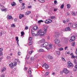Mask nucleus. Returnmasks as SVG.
Listing matches in <instances>:
<instances>
[{
    "label": "nucleus",
    "mask_w": 77,
    "mask_h": 77,
    "mask_svg": "<svg viewBox=\"0 0 77 77\" xmlns=\"http://www.w3.org/2000/svg\"><path fill=\"white\" fill-rule=\"evenodd\" d=\"M17 63L14 62L9 64V65L11 69H13L14 66H15L17 65Z\"/></svg>",
    "instance_id": "obj_1"
},
{
    "label": "nucleus",
    "mask_w": 77,
    "mask_h": 77,
    "mask_svg": "<svg viewBox=\"0 0 77 77\" xmlns=\"http://www.w3.org/2000/svg\"><path fill=\"white\" fill-rule=\"evenodd\" d=\"M52 21V20H50L49 19H46L45 21V23L46 24H49L51 23Z\"/></svg>",
    "instance_id": "obj_2"
},
{
    "label": "nucleus",
    "mask_w": 77,
    "mask_h": 77,
    "mask_svg": "<svg viewBox=\"0 0 77 77\" xmlns=\"http://www.w3.org/2000/svg\"><path fill=\"white\" fill-rule=\"evenodd\" d=\"M48 45V44L47 42H45L44 44H43L41 45V47L42 48V47H47V46Z\"/></svg>",
    "instance_id": "obj_3"
},
{
    "label": "nucleus",
    "mask_w": 77,
    "mask_h": 77,
    "mask_svg": "<svg viewBox=\"0 0 77 77\" xmlns=\"http://www.w3.org/2000/svg\"><path fill=\"white\" fill-rule=\"evenodd\" d=\"M38 33L41 36H44V32L42 31V30H39L38 31Z\"/></svg>",
    "instance_id": "obj_4"
},
{
    "label": "nucleus",
    "mask_w": 77,
    "mask_h": 77,
    "mask_svg": "<svg viewBox=\"0 0 77 77\" xmlns=\"http://www.w3.org/2000/svg\"><path fill=\"white\" fill-rule=\"evenodd\" d=\"M63 73H65V74H68V73H69V71L67 69L65 68H63Z\"/></svg>",
    "instance_id": "obj_5"
},
{
    "label": "nucleus",
    "mask_w": 77,
    "mask_h": 77,
    "mask_svg": "<svg viewBox=\"0 0 77 77\" xmlns=\"http://www.w3.org/2000/svg\"><path fill=\"white\" fill-rule=\"evenodd\" d=\"M75 36H72L69 40L70 42H72V41H75Z\"/></svg>",
    "instance_id": "obj_6"
},
{
    "label": "nucleus",
    "mask_w": 77,
    "mask_h": 77,
    "mask_svg": "<svg viewBox=\"0 0 77 77\" xmlns=\"http://www.w3.org/2000/svg\"><path fill=\"white\" fill-rule=\"evenodd\" d=\"M60 40H59L58 39L56 38L55 40V43L56 44H59L60 43Z\"/></svg>",
    "instance_id": "obj_7"
},
{
    "label": "nucleus",
    "mask_w": 77,
    "mask_h": 77,
    "mask_svg": "<svg viewBox=\"0 0 77 77\" xmlns=\"http://www.w3.org/2000/svg\"><path fill=\"white\" fill-rule=\"evenodd\" d=\"M67 64L68 66H69V67H71V66L72 67H73V65H72V63H71V62L70 61H69L68 62Z\"/></svg>",
    "instance_id": "obj_8"
},
{
    "label": "nucleus",
    "mask_w": 77,
    "mask_h": 77,
    "mask_svg": "<svg viewBox=\"0 0 77 77\" xmlns=\"http://www.w3.org/2000/svg\"><path fill=\"white\" fill-rule=\"evenodd\" d=\"M33 71V70L32 69H31V68L30 67L28 70V72L29 74H31L32 73V71Z\"/></svg>",
    "instance_id": "obj_9"
},
{
    "label": "nucleus",
    "mask_w": 77,
    "mask_h": 77,
    "mask_svg": "<svg viewBox=\"0 0 77 77\" xmlns=\"http://www.w3.org/2000/svg\"><path fill=\"white\" fill-rule=\"evenodd\" d=\"M7 18L8 20H13V18H12V17L11 16H10V15H8L7 16Z\"/></svg>",
    "instance_id": "obj_10"
},
{
    "label": "nucleus",
    "mask_w": 77,
    "mask_h": 77,
    "mask_svg": "<svg viewBox=\"0 0 77 77\" xmlns=\"http://www.w3.org/2000/svg\"><path fill=\"white\" fill-rule=\"evenodd\" d=\"M55 36L56 38H58L59 37V33L58 32H55Z\"/></svg>",
    "instance_id": "obj_11"
},
{
    "label": "nucleus",
    "mask_w": 77,
    "mask_h": 77,
    "mask_svg": "<svg viewBox=\"0 0 77 77\" xmlns=\"http://www.w3.org/2000/svg\"><path fill=\"white\" fill-rule=\"evenodd\" d=\"M68 40L67 38H65L64 40V43L65 44H68Z\"/></svg>",
    "instance_id": "obj_12"
},
{
    "label": "nucleus",
    "mask_w": 77,
    "mask_h": 77,
    "mask_svg": "<svg viewBox=\"0 0 77 77\" xmlns=\"http://www.w3.org/2000/svg\"><path fill=\"white\" fill-rule=\"evenodd\" d=\"M72 27L73 28H76L77 27V24L76 23H74L72 25Z\"/></svg>",
    "instance_id": "obj_13"
},
{
    "label": "nucleus",
    "mask_w": 77,
    "mask_h": 77,
    "mask_svg": "<svg viewBox=\"0 0 77 77\" xmlns=\"http://www.w3.org/2000/svg\"><path fill=\"white\" fill-rule=\"evenodd\" d=\"M1 10L2 11V12H3V11H4V12H6L7 11V8H1Z\"/></svg>",
    "instance_id": "obj_14"
},
{
    "label": "nucleus",
    "mask_w": 77,
    "mask_h": 77,
    "mask_svg": "<svg viewBox=\"0 0 77 77\" xmlns=\"http://www.w3.org/2000/svg\"><path fill=\"white\" fill-rule=\"evenodd\" d=\"M65 30L66 31H70V30H71V29L69 27H68L66 28Z\"/></svg>",
    "instance_id": "obj_15"
},
{
    "label": "nucleus",
    "mask_w": 77,
    "mask_h": 77,
    "mask_svg": "<svg viewBox=\"0 0 77 77\" xmlns=\"http://www.w3.org/2000/svg\"><path fill=\"white\" fill-rule=\"evenodd\" d=\"M16 40L17 41V44L19 46V44H18V42L19 41V40H18V37H16Z\"/></svg>",
    "instance_id": "obj_16"
},
{
    "label": "nucleus",
    "mask_w": 77,
    "mask_h": 77,
    "mask_svg": "<svg viewBox=\"0 0 77 77\" xmlns=\"http://www.w3.org/2000/svg\"><path fill=\"white\" fill-rule=\"evenodd\" d=\"M38 26H34L33 27V30H36L38 29Z\"/></svg>",
    "instance_id": "obj_17"
},
{
    "label": "nucleus",
    "mask_w": 77,
    "mask_h": 77,
    "mask_svg": "<svg viewBox=\"0 0 77 77\" xmlns=\"http://www.w3.org/2000/svg\"><path fill=\"white\" fill-rule=\"evenodd\" d=\"M30 13H31V11H27L25 15H29Z\"/></svg>",
    "instance_id": "obj_18"
},
{
    "label": "nucleus",
    "mask_w": 77,
    "mask_h": 77,
    "mask_svg": "<svg viewBox=\"0 0 77 77\" xmlns=\"http://www.w3.org/2000/svg\"><path fill=\"white\" fill-rule=\"evenodd\" d=\"M48 58L49 59H53V57L51 55H49L48 56Z\"/></svg>",
    "instance_id": "obj_19"
},
{
    "label": "nucleus",
    "mask_w": 77,
    "mask_h": 77,
    "mask_svg": "<svg viewBox=\"0 0 77 77\" xmlns=\"http://www.w3.org/2000/svg\"><path fill=\"white\" fill-rule=\"evenodd\" d=\"M40 41L41 43H43L45 42V40L44 39H42Z\"/></svg>",
    "instance_id": "obj_20"
},
{
    "label": "nucleus",
    "mask_w": 77,
    "mask_h": 77,
    "mask_svg": "<svg viewBox=\"0 0 77 77\" xmlns=\"http://www.w3.org/2000/svg\"><path fill=\"white\" fill-rule=\"evenodd\" d=\"M11 5L12 6H15L16 5V3L15 2H13L11 4Z\"/></svg>",
    "instance_id": "obj_21"
},
{
    "label": "nucleus",
    "mask_w": 77,
    "mask_h": 77,
    "mask_svg": "<svg viewBox=\"0 0 77 77\" xmlns=\"http://www.w3.org/2000/svg\"><path fill=\"white\" fill-rule=\"evenodd\" d=\"M47 28H44V31L43 33H46L47 32Z\"/></svg>",
    "instance_id": "obj_22"
},
{
    "label": "nucleus",
    "mask_w": 77,
    "mask_h": 77,
    "mask_svg": "<svg viewBox=\"0 0 77 77\" xmlns=\"http://www.w3.org/2000/svg\"><path fill=\"white\" fill-rule=\"evenodd\" d=\"M49 47H50V48H52L53 47V44H50L49 45Z\"/></svg>",
    "instance_id": "obj_23"
},
{
    "label": "nucleus",
    "mask_w": 77,
    "mask_h": 77,
    "mask_svg": "<svg viewBox=\"0 0 77 77\" xmlns=\"http://www.w3.org/2000/svg\"><path fill=\"white\" fill-rule=\"evenodd\" d=\"M39 52H42L44 51V50L43 49H40L38 50Z\"/></svg>",
    "instance_id": "obj_24"
},
{
    "label": "nucleus",
    "mask_w": 77,
    "mask_h": 77,
    "mask_svg": "<svg viewBox=\"0 0 77 77\" xmlns=\"http://www.w3.org/2000/svg\"><path fill=\"white\" fill-rule=\"evenodd\" d=\"M31 33L32 36L35 35V34L34 33V31L31 30Z\"/></svg>",
    "instance_id": "obj_25"
},
{
    "label": "nucleus",
    "mask_w": 77,
    "mask_h": 77,
    "mask_svg": "<svg viewBox=\"0 0 77 77\" xmlns=\"http://www.w3.org/2000/svg\"><path fill=\"white\" fill-rule=\"evenodd\" d=\"M6 69V68H3L2 69H1V71L2 72H3L4 71H5Z\"/></svg>",
    "instance_id": "obj_26"
},
{
    "label": "nucleus",
    "mask_w": 77,
    "mask_h": 77,
    "mask_svg": "<svg viewBox=\"0 0 77 77\" xmlns=\"http://www.w3.org/2000/svg\"><path fill=\"white\" fill-rule=\"evenodd\" d=\"M21 36H23L24 35V31H22L21 32Z\"/></svg>",
    "instance_id": "obj_27"
},
{
    "label": "nucleus",
    "mask_w": 77,
    "mask_h": 77,
    "mask_svg": "<svg viewBox=\"0 0 77 77\" xmlns=\"http://www.w3.org/2000/svg\"><path fill=\"white\" fill-rule=\"evenodd\" d=\"M67 9H69L70 8V7H71V5L69 4H68L67 5Z\"/></svg>",
    "instance_id": "obj_28"
},
{
    "label": "nucleus",
    "mask_w": 77,
    "mask_h": 77,
    "mask_svg": "<svg viewBox=\"0 0 77 77\" xmlns=\"http://www.w3.org/2000/svg\"><path fill=\"white\" fill-rule=\"evenodd\" d=\"M32 44H33V42L31 41L29 43V45H32Z\"/></svg>",
    "instance_id": "obj_29"
},
{
    "label": "nucleus",
    "mask_w": 77,
    "mask_h": 77,
    "mask_svg": "<svg viewBox=\"0 0 77 77\" xmlns=\"http://www.w3.org/2000/svg\"><path fill=\"white\" fill-rule=\"evenodd\" d=\"M38 1L40 2H41L42 3H44L45 2V1L44 0H38Z\"/></svg>",
    "instance_id": "obj_30"
},
{
    "label": "nucleus",
    "mask_w": 77,
    "mask_h": 77,
    "mask_svg": "<svg viewBox=\"0 0 77 77\" xmlns=\"http://www.w3.org/2000/svg\"><path fill=\"white\" fill-rule=\"evenodd\" d=\"M61 59L62 60V61H64V62H66V60H65V58H64L62 57L61 58Z\"/></svg>",
    "instance_id": "obj_31"
},
{
    "label": "nucleus",
    "mask_w": 77,
    "mask_h": 77,
    "mask_svg": "<svg viewBox=\"0 0 77 77\" xmlns=\"http://www.w3.org/2000/svg\"><path fill=\"white\" fill-rule=\"evenodd\" d=\"M72 15H75V13L74 11H72Z\"/></svg>",
    "instance_id": "obj_32"
},
{
    "label": "nucleus",
    "mask_w": 77,
    "mask_h": 77,
    "mask_svg": "<svg viewBox=\"0 0 77 77\" xmlns=\"http://www.w3.org/2000/svg\"><path fill=\"white\" fill-rule=\"evenodd\" d=\"M63 7H64V4H62L60 7V8L61 9H63Z\"/></svg>",
    "instance_id": "obj_33"
},
{
    "label": "nucleus",
    "mask_w": 77,
    "mask_h": 77,
    "mask_svg": "<svg viewBox=\"0 0 77 77\" xmlns=\"http://www.w3.org/2000/svg\"><path fill=\"white\" fill-rule=\"evenodd\" d=\"M45 68L46 69H48V66L47 64L45 66Z\"/></svg>",
    "instance_id": "obj_34"
},
{
    "label": "nucleus",
    "mask_w": 77,
    "mask_h": 77,
    "mask_svg": "<svg viewBox=\"0 0 77 77\" xmlns=\"http://www.w3.org/2000/svg\"><path fill=\"white\" fill-rule=\"evenodd\" d=\"M72 23H69L68 26H69V27H72Z\"/></svg>",
    "instance_id": "obj_35"
},
{
    "label": "nucleus",
    "mask_w": 77,
    "mask_h": 77,
    "mask_svg": "<svg viewBox=\"0 0 77 77\" xmlns=\"http://www.w3.org/2000/svg\"><path fill=\"white\" fill-rule=\"evenodd\" d=\"M17 54L18 56H20V55H21V52H19L17 53Z\"/></svg>",
    "instance_id": "obj_36"
},
{
    "label": "nucleus",
    "mask_w": 77,
    "mask_h": 77,
    "mask_svg": "<svg viewBox=\"0 0 77 77\" xmlns=\"http://www.w3.org/2000/svg\"><path fill=\"white\" fill-rule=\"evenodd\" d=\"M21 9H25V6H22L21 7Z\"/></svg>",
    "instance_id": "obj_37"
},
{
    "label": "nucleus",
    "mask_w": 77,
    "mask_h": 77,
    "mask_svg": "<svg viewBox=\"0 0 77 77\" xmlns=\"http://www.w3.org/2000/svg\"><path fill=\"white\" fill-rule=\"evenodd\" d=\"M33 52V51H30L29 52V54L31 55V54H32Z\"/></svg>",
    "instance_id": "obj_38"
},
{
    "label": "nucleus",
    "mask_w": 77,
    "mask_h": 77,
    "mask_svg": "<svg viewBox=\"0 0 77 77\" xmlns=\"http://www.w3.org/2000/svg\"><path fill=\"white\" fill-rule=\"evenodd\" d=\"M57 54H58V55H59L60 54V52L59 51H57Z\"/></svg>",
    "instance_id": "obj_39"
},
{
    "label": "nucleus",
    "mask_w": 77,
    "mask_h": 77,
    "mask_svg": "<svg viewBox=\"0 0 77 77\" xmlns=\"http://www.w3.org/2000/svg\"><path fill=\"white\" fill-rule=\"evenodd\" d=\"M11 26L12 27H15V24H11Z\"/></svg>",
    "instance_id": "obj_40"
},
{
    "label": "nucleus",
    "mask_w": 77,
    "mask_h": 77,
    "mask_svg": "<svg viewBox=\"0 0 77 77\" xmlns=\"http://www.w3.org/2000/svg\"><path fill=\"white\" fill-rule=\"evenodd\" d=\"M51 19H52V20H53V19H54L55 18H56V17L55 16H54V17H53L52 16L51 17Z\"/></svg>",
    "instance_id": "obj_41"
},
{
    "label": "nucleus",
    "mask_w": 77,
    "mask_h": 77,
    "mask_svg": "<svg viewBox=\"0 0 77 77\" xmlns=\"http://www.w3.org/2000/svg\"><path fill=\"white\" fill-rule=\"evenodd\" d=\"M54 4L55 5H57V1H54Z\"/></svg>",
    "instance_id": "obj_42"
},
{
    "label": "nucleus",
    "mask_w": 77,
    "mask_h": 77,
    "mask_svg": "<svg viewBox=\"0 0 77 77\" xmlns=\"http://www.w3.org/2000/svg\"><path fill=\"white\" fill-rule=\"evenodd\" d=\"M22 15H21V14H20L19 17L20 19H21V18H22Z\"/></svg>",
    "instance_id": "obj_43"
},
{
    "label": "nucleus",
    "mask_w": 77,
    "mask_h": 77,
    "mask_svg": "<svg viewBox=\"0 0 77 77\" xmlns=\"http://www.w3.org/2000/svg\"><path fill=\"white\" fill-rule=\"evenodd\" d=\"M72 46H75V42H73L72 43Z\"/></svg>",
    "instance_id": "obj_44"
},
{
    "label": "nucleus",
    "mask_w": 77,
    "mask_h": 77,
    "mask_svg": "<svg viewBox=\"0 0 77 77\" xmlns=\"http://www.w3.org/2000/svg\"><path fill=\"white\" fill-rule=\"evenodd\" d=\"M63 23H67V22H66V20H63Z\"/></svg>",
    "instance_id": "obj_45"
},
{
    "label": "nucleus",
    "mask_w": 77,
    "mask_h": 77,
    "mask_svg": "<svg viewBox=\"0 0 77 77\" xmlns=\"http://www.w3.org/2000/svg\"><path fill=\"white\" fill-rule=\"evenodd\" d=\"M11 59V57L10 56H8L7 57V59Z\"/></svg>",
    "instance_id": "obj_46"
},
{
    "label": "nucleus",
    "mask_w": 77,
    "mask_h": 77,
    "mask_svg": "<svg viewBox=\"0 0 77 77\" xmlns=\"http://www.w3.org/2000/svg\"><path fill=\"white\" fill-rule=\"evenodd\" d=\"M71 58H74L75 59V56L74 55H72L71 56Z\"/></svg>",
    "instance_id": "obj_47"
},
{
    "label": "nucleus",
    "mask_w": 77,
    "mask_h": 77,
    "mask_svg": "<svg viewBox=\"0 0 77 77\" xmlns=\"http://www.w3.org/2000/svg\"><path fill=\"white\" fill-rule=\"evenodd\" d=\"M32 37H31L29 38V41H32Z\"/></svg>",
    "instance_id": "obj_48"
},
{
    "label": "nucleus",
    "mask_w": 77,
    "mask_h": 77,
    "mask_svg": "<svg viewBox=\"0 0 77 77\" xmlns=\"http://www.w3.org/2000/svg\"><path fill=\"white\" fill-rule=\"evenodd\" d=\"M19 2L20 3H23V0H19Z\"/></svg>",
    "instance_id": "obj_49"
},
{
    "label": "nucleus",
    "mask_w": 77,
    "mask_h": 77,
    "mask_svg": "<svg viewBox=\"0 0 77 77\" xmlns=\"http://www.w3.org/2000/svg\"><path fill=\"white\" fill-rule=\"evenodd\" d=\"M46 65V63H44L42 66V67H44Z\"/></svg>",
    "instance_id": "obj_50"
},
{
    "label": "nucleus",
    "mask_w": 77,
    "mask_h": 77,
    "mask_svg": "<svg viewBox=\"0 0 77 77\" xmlns=\"http://www.w3.org/2000/svg\"><path fill=\"white\" fill-rule=\"evenodd\" d=\"M48 72H46L45 73V75H46V76H47V75H48Z\"/></svg>",
    "instance_id": "obj_51"
},
{
    "label": "nucleus",
    "mask_w": 77,
    "mask_h": 77,
    "mask_svg": "<svg viewBox=\"0 0 77 77\" xmlns=\"http://www.w3.org/2000/svg\"><path fill=\"white\" fill-rule=\"evenodd\" d=\"M29 29V27L28 26H26V27L25 28V30H27V29Z\"/></svg>",
    "instance_id": "obj_52"
},
{
    "label": "nucleus",
    "mask_w": 77,
    "mask_h": 77,
    "mask_svg": "<svg viewBox=\"0 0 77 77\" xmlns=\"http://www.w3.org/2000/svg\"><path fill=\"white\" fill-rule=\"evenodd\" d=\"M24 5H25V3H23L22 4V6H24Z\"/></svg>",
    "instance_id": "obj_53"
},
{
    "label": "nucleus",
    "mask_w": 77,
    "mask_h": 77,
    "mask_svg": "<svg viewBox=\"0 0 77 77\" xmlns=\"http://www.w3.org/2000/svg\"><path fill=\"white\" fill-rule=\"evenodd\" d=\"M63 50V48H59V50L60 51H62Z\"/></svg>",
    "instance_id": "obj_54"
},
{
    "label": "nucleus",
    "mask_w": 77,
    "mask_h": 77,
    "mask_svg": "<svg viewBox=\"0 0 77 77\" xmlns=\"http://www.w3.org/2000/svg\"><path fill=\"white\" fill-rule=\"evenodd\" d=\"M75 68L76 70H77V65H76L75 66Z\"/></svg>",
    "instance_id": "obj_55"
},
{
    "label": "nucleus",
    "mask_w": 77,
    "mask_h": 77,
    "mask_svg": "<svg viewBox=\"0 0 77 77\" xmlns=\"http://www.w3.org/2000/svg\"><path fill=\"white\" fill-rule=\"evenodd\" d=\"M39 33H37V34H35V36H38V35H39Z\"/></svg>",
    "instance_id": "obj_56"
},
{
    "label": "nucleus",
    "mask_w": 77,
    "mask_h": 77,
    "mask_svg": "<svg viewBox=\"0 0 77 77\" xmlns=\"http://www.w3.org/2000/svg\"><path fill=\"white\" fill-rule=\"evenodd\" d=\"M3 51V49L2 48H0V52H2Z\"/></svg>",
    "instance_id": "obj_57"
},
{
    "label": "nucleus",
    "mask_w": 77,
    "mask_h": 77,
    "mask_svg": "<svg viewBox=\"0 0 77 77\" xmlns=\"http://www.w3.org/2000/svg\"><path fill=\"white\" fill-rule=\"evenodd\" d=\"M76 59H74V63H75H75H76Z\"/></svg>",
    "instance_id": "obj_58"
},
{
    "label": "nucleus",
    "mask_w": 77,
    "mask_h": 77,
    "mask_svg": "<svg viewBox=\"0 0 77 77\" xmlns=\"http://www.w3.org/2000/svg\"><path fill=\"white\" fill-rule=\"evenodd\" d=\"M29 77H32V75L31 74H29Z\"/></svg>",
    "instance_id": "obj_59"
},
{
    "label": "nucleus",
    "mask_w": 77,
    "mask_h": 77,
    "mask_svg": "<svg viewBox=\"0 0 77 77\" xmlns=\"http://www.w3.org/2000/svg\"><path fill=\"white\" fill-rule=\"evenodd\" d=\"M67 15L68 16L69 15H70V14H69V13L67 12Z\"/></svg>",
    "instance_id": "obj_60"
},
{
    "label": "nucleus",
    "mask_w": 77,
    "mask_h": 77,
    "mask_svg": "<svg viewBox=\"0 0 77 77\" xmlns=\"http://www.w3.org/2000/svg\"><path fill=\"white\" fill-rule=\"evenodd\" d=\"M69 21V19H67V20H66V22L67 23H68V22Z\"/></svg>",
    "instance_id": "obj_61"
},
{
    "label": "nucleus",
    "mask_w": 77,
    "mask_h": 77,
    "mask_svg": "<svg viewBox=\"0 0 77 77\" xmlns=\"http://www.w3.org/2000/svg\"><path fill=\"white\" fill-rule=\"evenodd\" d=\"M3 55V53L0 52V56H2Z\"/></svg>",
    "instance_id": "obj_62"
},
{
    "label": "nucleus",
    "mask_w": 77,
    "mask_h": 77,
    "mask_svg": "<svg viewBox=\"0 0 77 77\" xmlns=\"http://www.w3.org/2000/svg\"><path fill=\"white\" fill-rule=\"evenodd\" d=\"M63 70L62 71H61L60 72V74H63Z\"/></svg>",
    "instance_id": "obj_63"
},
{
    "label": "nucleus",
    "mask_w": 77,
    "mask_h": 77,
    "mask_svg": "<svg viewBox=\"0 0 77 77\" xmlns=\"http://www.w3.org/2000/svg\"><path fill=\"white\" fill-rule=\"evenodd\" d=\"M1 77H5V75H2L1 76Z\"/></svg>",
    "instance_id": "obj_64"
}]
</instances>
